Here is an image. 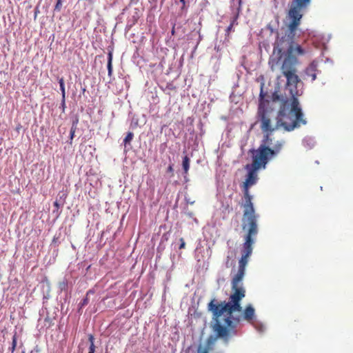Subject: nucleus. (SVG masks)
<instances>
[{
  "mask_svg": "<svg viewBox=\"0 0 353 353\" xmlns=\"http://www.w3.org/2000/svg\"><path fill=\"white\" fill-rule=\"evenodd\" d=\"M256 234L257 233L247 232L245 236L243 254L239 261L238 272L231 281L232 293L230 296L229 301L218 302L213 299L208 304V310L213 314V319L216 321L214 330L217 332L218 336H225L229 331L220 325V317L222 314L227 313L228 315L225 319V323L230 327H234L235 323L240 322L241 319V316H235L233 314L234 312H242L241 301L245 296V290L242 286V281L245 275V266L248 262V259L252 252V245L254 243L253 236Z\"/></svg>",
  "mask_w": 353,
  "mask_h": 353,
  "instance_id": "f257e3e1",
  "label": "nucleus"
},
{
  "mask_svg": "<svg viewBox=\"0 0 353 353\" xmlns=\"http://www.w3.org/2000/svg\"><path fill=\"white\" fill-rule=\"evenodd\" d=\"M296 58L283 60L281 70L287 79L284 95L279 94L275 90L271 96L272 103L279 104L277 123L283 125L288 132L307 123L298 99V97L302 94L303 91L298 89L299 84H301V82L296 74Z\"/></svg>",
  "mask_w": 353,
  "mask_h": 353,
  "instance_id": "f03ea898",
  "label": "nucleus"
},
{
  "mask_svg": "<svg viewBox=\"0 0 353 353\" xmlns=\"http://www.w3.org/2000/svg\"><path fill=\"white\" fill-rule=\"evenodd\" d=\"M311 0H292L288 12L290 21L285 34L281 37H278L275 43L271 59L272 68L279 63L283 56H285L284 60L289 58H296L294 56V39L303 17L301 12L307 8Z\"/></svg>",
  "mask_w": 353,
  "mask_h": 353,
  "instance_id": "7ed1b4c3",
  "label": "nucleus"
},
{
  "mask_svg": "<svg viewBox=\"0 0 353 353\" xmlns=\"http://www.w3.org/2000/svg\"><path fill=\"white\" fill-rule=\"evenodd\" d=\"M253 196L250 194L249 190H243V214L242 218V229L247 232L258 233L257 215L256 214Z\"/></svg>",
  "mask_w": 353,
  "mask_h": 353,
  "instance_id": "20e7f679",
  "label": "nucleus"
},
{
  "mask_svg": "<svg viewBox=\"0 0 353 353\" xmlns=\"http://www.w3.org/2000/svg\"><path fill=\"white\" fill-rule=\"evenodd\" d=\"M252 154V163L247 164L245 169L248 171L245 181L243 182V190H249V188L256 183L259 177L257 171L261 168L265 169L266 163L262 154L259 157L254 152H250Z\"/></svg>",
  "mask_w": 353,
  "mask_h": 353,
  "instance_id": "39448f33",
  "label": "nucleus"
},
{
  "mask_svg": "<svg viewBox=\"0 0 353 353\" xmlns=\"http://www.w3.org/2000/svg\"><path fill=\"white\" fill-rule=\"evenodd\" d=\"M265 94L263 91V85H261V92L259 94V105L257 112V117L259 121H261V128L263 132H272L274 130L279 128V127L284 126L282 125H278L276 123V126L273 128L271 125V116L270 114V112L265 110V103H268L269 101L268 100L264 99ZM278 117V115L276 116V118ZM278 120L276 119V121ZM286 130L285 129H284Z\"/></svg>",
  "mask_w": 353,
  "mask_h": 353,
  "instance_id": "423d86ee",
  "label": "nucleus"
},
{
  "mask_svg": "<svg viewBox=\"0 0 353 353\" xmlns=\"http://www.w3.org/2000/svg\"><path fill=\"white\" fill-rule=\"evenodd\" d=\"M224 316H225V318L224 319V323L226 326H223L222 325L221 323L220 325L223 327H225L226 329H228L229 331H228V333L226 336H218V334H217V332L216 331H214V326L215 325V323H216V321L212 319V321L214 322V324L212 325V330L214 331V332L216 333V337L213 336H210L208 339H207V345L205 347H203L201 345H199V347H198V349H197V352L196 353H209V351L211 349V346L214 345L216 338H222L225 341H228V336H229V334L230 333V332H232L233 334H236V331L234 330L236 327V325L239 323V322H236L234 324V327H229L226 323H225V319L227 318V316H228L227 314V313H224L223 314ZM223 316V314L221 315Z\"/></svg>",
  "mask_w": 353,
  "mask_h": 353,
  "instance_id": "0eeeda50",
  "label": "nucleus"
},
{
  "mask_svg": "<svg viewBox=\"0 0 353 353\" xmlns=\"http://www.w3.org/2000/svg\"><path fill=\"white\" fill-rule=\"evenodd\" d=\"M285 141H278L273 145L272 148H266L263 146L262 148H258V149H250L249 152H254L259 157L262 154L265 159V161L268 163L270 160L276 157L281 151Z\"/></svg>",
  "mask_w": 353,
  "mask_h": 353,
  "instance_id": "6e6552de",
  "label": "nucleus"
},
{
  "mask_svg": "<svg viewBox=\"0 0 353 353\" xmlns=\"http://www.w3.org/2000/svg\"><path fill=\"white\" fill-rule=\"evenodd\" d=\"M235 312H234V314H233L234 316H242L241 314L236 315ZM254 316V307H252V305H248L245 307V309L244 310L243 318L245 320L248 321H250L251 320L253 319ZM241 321V320H240V321Z\"/></svg>",
  "mask_w": 353,
  "mask_h": 353,
  "instance_id": "1a4fd4ad",
  "label": "nucleus"
},
{
  "mask_svg": "<svg viewBox=\"0 0 353 353\" xmlns=\"http://www.w3.org/2000/svg\"><path fill=\"white\" fill-rule=\"evenodd\" d=\"M317 70V63L312 61L310 65L305 69V73L307 77H312V81H314L316 78V72Z\"/></svg>",
  "mask_w": 353,
  "mask_h": 353,
  "instance_id": "9d476101",
  "label": "nucleus"
},
{
  "mask_svg": "<svg viewBox=\"0 0 353 353\" xmlns=\"http://www.w3.org/2000/svg\"><path fill=\"white\" fill-rule=\"evenodd\" d=\"M236 250L232 249L231 248L228 252L227 257H226V261H225V267L227 268H229L230 267L234 266V258L236 256Z\"/></svg>",
  "mask_w": 353,
  "mask_h": 353,
  "instance_id": "9b49d317",
  "label": "nucleus"
},
{
  "mask_svg": "<svg viewBox=\"0 0 353 353\" xmlns=\"http://www.w3.org/2000/svg\"><path fill=\"white\" fill-rule=\"evenodd\" d=\"M270 132H266V134L263 136V139L259 148H262L263 146L270 148V145L272 144V139L270 137Z\"/></svg>",
  "mask_w": 353,
  "mask_h": 353,
  "instance_id": "f8f14e48",
  "label": "nucleus"
},
{
  "mask_svg": "<svg viewBox=\"0 0 353 353\" xmlns=\"http://www.w3.org/2000/svg\"><path fill=\"white\" fill-rule=\"evenodd\" d=\"M112 52L110 51L108 52V64H107L108 70V75L110 77H111L112 74Z\"/></svg>",
  "mask_w": 353,
  "mask_h": 353,
  "instance_id": "ddd939ff",
  "label": "nucleus"
},
{
  "mask_svg": "<svg viewBox=\"0 0 353 353\" xmlns=\"http://www.w3.org/2000/svg\"><path fill=\"white\" fill-rule=\"evenodd\" d=\"M305 53L304 49L300 45L295 44L294 43V56L296 55H303Z\"/></svg>",
  "mask_w": 353,
  "mask_h": 353,
  "instance_id": "4468645a",
  "label": "nucleus"
},
{
  "mask_svg": "<svg viewBox=\"0 0 353 353\" xmlns=\"http://www.w3.org/2000/svg\"><path fill=\"white\" fill-rule=\"evenodd\" d=\"M59 83L60 85V90L61 91V96H62V101L63 103H65V85H64V81L63 78H60L59 79Z\"/></svg>",
  "mask_w": 353,
  "mask_h": 353,
  "instance_id": "2eb2a0df",
  "label": "nucleus"
},
{
  "mask_svg": "<svg viewBox=\"0 0 353 353\" xmlns=\"http://www.w3.org/2000/svg\"><path fill=\"white\" fill-rule=\"evenodd\" d=\"M190 158L188 156H185L183 159L182 165H183V168L185 174H187L188 171L189 170V168H190Z\"/></svg>",
  "mask_w": 353,
  "mask_h": 353,
  "instance_id": "dca6fc26",
  "label": "nucleus"
},
{
  "mask_svg": "<svg viewBox=\"0 0 353 353\" xmlns=\"http://www.w3.org/2000/svg\"><path fill=\"white\" fill-rule=\"evenodd\" d=\"M134 137V134L131 132H129L126 137H125L124 140H123V143H124V145L125 147L128 145V144H130L131 141L132 140Z\"/></svg>",
  "mask_w": 353,
  "mask_h": 353,
  "instance_id": "f3484780",
  "label": "nucleus"
},
{
  "mask_svg": "<svg viewBox=\"0 0 353 353\" xmlns=\"http://www.w3.org/2000/svg\"><path fill=\"white\" fill-rule=\"evenodd\" d=\"M17 346V334L16 333L12 337V347H10V350L12 353L15 350Z\"/></svg>",
  "mask_w": 353,
  "mask_h": 353,
  "instance_id": "a211bd4d",
  "label": "nucleus"
},
{
  "mask_svg": "<svg viewBox=\"0 0 353 353\" xmlns=\"http://www.w3.org/2000/svg\"><path fill=\"white\" fill-rule=\"evenodd\" d=\"M238 17V13L236 14V15L233 18L230 25L228 27L227 30H226V32H229L230 31H231L233 26L234 25V23H236V18Z\"/></svg>",
  "mask_w": 353,
  "mask_h": 353,
  "instance_id": "6ab92c4d",
  "label": "nucleus"
},
{
  "mask_svg": "<svg viewBox=\"0 0 353 353\" xmlns=\"http://www.w3.org/2000/svg\"><path fill=\"white\" fill-rule=\"evenodd\" d=\"M88 340H89V341L90 343V345L89 348H92V350H95V345L94 344V336L92 334L89 335Z\"/></svg>",
  "mask_w": 353,
  "mask_h": 353,
  "instance_id": "aec40b11",
  "label": "nucleus"
},
{
  "mask_svg": "<svg viewBox=\"0 0 353 353\" xmlns=\"http://www.w3.org/2000/svg\"><path fill=\"white\" fill-rule=\"evenodd\" d=\"M79 122V119L77 116H75L72 119V128L77 129V124Z\"/></svg>",
  "mask_w": 353,
  "mask_h": 353,
  "instance_id": "412c9836",
  "label": "nucleus"
},
{
  "mask_svg": "<svg viewBox=\"0 0 353 353\" xmlns=\"http://www.w3.org/2000/svg\"><path fill=\"white\" fill-rule=\"evenodd\" d=\"M61 1L62 0H57V2L55 5V7H54V10L55 11H60L61 10V6H62V3H61Z\"/></svg>",
  "mask_w": 353,
  "mask_h": 353,
  "instance_id": "4be33fe9",
  "label": "nucleus"
},
{
  "mask_svg": "<svg viewBox=\"0 0 353 353\" xmlns=\"http://www.w3.org/2000/svg\"><path fill=\"white\" fill-rule=\"evenodd\" d=\"M88 303V297L86 296L85 298H84L81 302L80 303V307H84L85 305H86Z\"/></svg>",
  "mask_w": 353,
  "mask_h": 353,
  "instance_id": "5701e85b",
  "label": "nucleus"
},
{
  "mask_svg": "<svg viewBox=\"0 0 353 353\" xmlns=\"http://www.w3.org/2000/svg\"><path fill=\"white\" fill-rule=\"evenodd\" d=\"M180 241H181V245L179 246V249H183L185 246V243L183 238L180 239Z\"/></svg>",
  "mask_w": 353,
  "mask_h": 353,
  "instance_id": "b1692460",
  "label": "nucleus"
},
{
  "mask_svg": "<svg viewBox=\"0 0 353 353\" xmlns=\"http://www.w3.org/2000/svg\"><path fill=\"white\" fill-rule=\"evenodd\" d=\"M76 130L77 129H73V128H71V129H70V139H73Z\"/></svg>",
  "mask_w": 353,
  "mask_h": 353,
  "instance_id": "393cba45",
  "label": "nucleus"
},
{
  "mask_svg": "<svg viewBox=\"0 0 353 353\" xmlns=\"http://www.w3.org/2000/svg\"><path fill=\"white\" fill-rule=\"evenodd\" d=\"M171 33L172 35L175 34V25L173 26Z\"/></svg>",
  "mask_w": 353,
  "mask_h": 353,
  "instance_id": "a878e982",
  "label": "nucleus"
},
{
  "mask_svg": "<svg viewBox=\"0 0 353 353\" xmlns=\"http://www.w3.org/2000/svg\"><path fill=\"white\" fill-rule=\"evenodd\" d=\"M168 172H173V168H172V165H170L168 168Z\"/></svg>",
  "mask_w": 353,
  "mask_h": 353,
  "instance_id": "bb28decb",
  "label": "nucleus"
},
{
  "mask_svg": "<svg viewBox=\"0 0 353 353\" xmlns=\"http://www.w3.org/2000/svg\"><path fill=\"white\" fill-rule=\"evenodd\" d=\"M236 2L239 3V8H238V12H239V10H240V6H241V0H236Z\"/></svg>",
  "mask_w": 353,
  "mask_h": 353,
  "instance_id": "cd10ccee",
  "label": "nucleus"
},
{
  "mask_svg": "<svg viewBox=\"0 0 353 353\" xmlns=\"http://www.w3.org/2000/svg\"><path fill=\"white\" fill-rule=\"evenodd\" d=\"M54 206H56L57 208H59V203H58V201H56L54 203Z\"/></svg>",
  "mask_w": 353,
  "mask_h": 353,
  "instance_id": "c85d7f7f",
  "label": "nucleus"
},
{
  "mask_svg": "<svg viewBox=\"0 0 353 353\" xmlns=\"http://www.w3.org/2000/svg\"><path fill=\"white\" fill-rule=\"evenodd\" d=\"M95 350H92V348H89V352L88 353H94Z\"/></svg>",
  "mask_w": 353,
  "mask_h": 353,
  "instance_id": "c756f323",
  "label": "nucleus"
},
{
  "mask_svg": "<svg viewBox=\"0 0 353 353\" xmlns=\"http://www.w3.org/2000/svg\"><path fill=\"white\" fill-rule=\"evenodd\" d=\"M139 0H130V3L133 4V3H137V2Z\"/></svg>",
  "mask_w": 353,
  "mask_h": 353,
  "instance_id": "7c9ffc66",
  "label": "nucleus"
},
{
  "mask_svg": "<svg viewBox=\"0 0 353 353\" xmlns=\"http://www.w3.org/2000/svg\"><path fill=\"white\" fill-rule=\"evenodd\" d=\"M39 12V10H37V8L35 9V12H34V18L37 17V14H38Z\"/></svg>",
  "mask_w": 353,
  "mask_h": 353,
  "instance_id": "2f4dec72",
  "label": "nucleus"
},
{
  "mask_svg": "<svg viewBox=\"0 0 353 353\" xmlns=\"http://www.w3.org/2000/svg\"><path fill=\"white\" fill-rule=\"evenodd\" d=\"M82 92H83V93H84L85 92V88H83Z\"/></svg>",
  "mask_w": 353,
  "mask_h": 353,
  "instance_id": "473e14b6",
  "label": "nucleus"
},
{
  "mask_svg": "<svg viewBox=\"0 0 353 353\" xmlns=\"http://www.w3.org/2000/svg\"><path fill=\"white\" fill-rule=\"evenodd\" d=\"M183 4H185V0H180Z\"/></svg>",
  "mask_w": 353,
  "mask_h": 353,
  "instance_id": "72a5a7b5",
  "label": "nucleus"
},
{
  "mask_svg": "<svg viewBox=\"0 0 353 353\" xmlns=\"http://www.w3.org/2000/svg\"><path fill=\"white\" fill-rule=\"evenodd\" d=\"M234 1H235V0H232L233 5H234Z\"/></svg>",
  "mask_w": 353,
  "mask_h": 353,
  "instance_id": "f704fd0d",
  "label": "nucleus"
},
{
  "mask_svg": "<svg viewBox=\"0 0 353 353\" xmlns=\"http://www.w3.org/2000/svg\"><path fill=\"white\" fill-rule=\"evenodd\" d=\"M65 106V104L63 105V103H62V107H64Z\"/></svg>",
  "mask_w": 353,
  "mask_h": 353,
  "instance_id": "c9c22d12",
  "label": "nucleus"
},
{
  "mask_svg": "<svg viewBox=\"0 0 353 353\" xmlns=\"http://www.w3.org/2000/svg\"><path fill=\"white\" fill-rule=\"evenodd\" d=\"M105 353H108V352H106Z\"/></svg>",
  "mask_w": 353,
  "mask_h": 353,
  "instance_id": "e433bc0d",
  "label": "nucleus"
}]
</instances>
